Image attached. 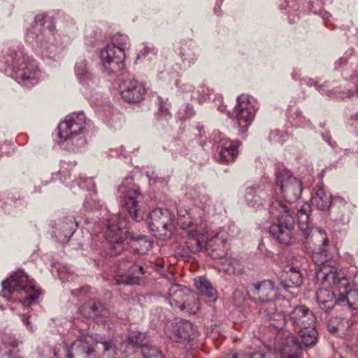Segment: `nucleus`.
Returning a JSON list of instances; mask_svg holds the SVG:
<instances>
[{
    "instance_id": "obj_61",
    "label": "nucleus",
    "mask_w": 358,
    "mask_h": 358,
    "mask_svg": "<svg viewBox=\"0 0 358 358\" xmlns=\"http://www.w3.org/2000/svg\"><path fill=\"white\" fill-rule=\"evenodd\" d=\"M16 358H19V357H16Z\"/></svg>"
},
{
    "instance_id": "obj_38",
    "label": "nucleus",
    "mask_w": 358,
    "mask_h": 358,
    "mask_svg": "<svg viewBox=\"0 0 358 358\" xmlns=\"http://www.w3.org/2000/svg\"><path fill=\"white\" fill-rule=\"evenodd\" d=\"M145 338V335L142 333L139 332H133L131 333L127 339V343L129 348L134 347H141L145 346L143 345V339Z\"/></svg>"
},
{
    "instance_id": "obj_11",
    "label": "nucleus",
    "mask_w": 358,
    "mask_h": 358,
    "mask_svg": "<svg viewBox=\"0 0 358 358\" xmlns=\"http://www.w3.org/2000/svg\"><path fill=\"white\" fill-rule=\"evenodd\" d=\"M173 217L170 211L166 208H155L149 214L148 226L152 231L157 232L163 238L171 236L174 225Z\"/></svg>"
},
{
    "instance_id": "obj_37",
    "label": "nucleus",
    "mask_w": 358,
    "mask_h": 358,
    "mask_svg": "<svg viewBox=\"0 0 358 358\" xmlns=\"http://www.w3.org/2000/svg\"><path fill=\"white\" fill-rule=\"evenodd\" d=\"M131 238L135 242L134 247L140 252H145L152 247V242L145 236H131Z\"/></svg>"
},
{
    "instance_id": "obj_58",
    "label": "nucleus",
    "mask_w": 358,
    "mask_h": 358,
    "mask_svg": "<svg viewBox=\"0 0 358 358\" xmlns=\"http://www.w3.org/2000/svg\"><path fill=\"white\" fill-rule=\"evenodd\" d=\"M85 221L86 224L88 225L90 224V222L88 221V220H85Z\"/></svg>"
},
{
    "instance_id": "obj_32",
    "label": "nucleus",
    "mask_w": 358,
    "mask_h": 358,
    "mask_svg": "<svg viewBox=\"0 0 358 358\" xmlns=\"http://www.w3.org/2000/svg\"><path fill=\"white\" fill-rule=\"evenodd\" d=\"M60 143L67 149L75 151L85 146L86 139L82 134H76L66 138H60Z\"/></svg>"
},
{
    "instance_id": "obj_60",
    "label": "nucleus",
    "mask_w": 358,
    "mask_h": 358,
    "mask_svg": "<svg viewBox=\"0 0 358 358\" xmlns=\"http://www.w3.org/2000/svg\"><path fill=\"white\" fill-rule=\"evenodd\" d=\"M98 230H99V229H98V228H95V229H94V231H97Z\"/></svg>"
},
{
    "instance_id": "obj_54",
    "label": "nucleus",
    "mask_w": 358,
    "mask_h": 358,
    "mask_svg": "<svg viewBox=\"0 0 358 358\" xmlns=\"http://www.w3.org/2000/svg\"><path fill=\"white\" fill-rule=\"evenodd\" d=\"M22 320L23 322L27 325V327L28 328V329L30 330L31 331H33L32 326L31 325V323L29 320V317H27L23 315Z\"/></svg>"
},
{
    "instance_id": "obj_28",
    "label": "nucleus",
    "mask_w": 358,
    "mask_h": 358,
    "mask_svg": "<svg viewBox=\"0 0 358 358\" xmlns=\"http://www.w3.org/2000/svg\"><path fill=\"white\" fill-rule=\"evenodd\" d=\"M310 212V206L308 203H304L301 208L298 210L296 214L299 227L306 238H307L311 232V229L308 226Z\"/></svg>"
},
{
    "instance_id": "obj_3",
    "label": "nucleus",
    "mask_w": 358,
    "mask_h": 358,
    "mask_svg": "<svg viewBox=\"0 0 358 358\" xmlns=\"http://www.w3.org/2000/svg\"><path fill=\"white\" fill-rule=\"evenodd\" d=\"M42 294L36 287L35 282L22 270L2 282L1 295L6 300H18L24 306L37 303V299Z\"/></svg>"
},
{
    "instance_id": "obj_42",
    "label": "nucleus",
    "mask_w": 358,
    "mask_h": 358,
    "mask_svg": "<svg viewBox=\"0 0 358 358\" xmlns=\"http://www.w3.org/2000/svg\"><path fill=\"white\" fill-rule=\"evenodd\" d=\"M103 351V356L107 358H114L115 355V349L113 343L110 341L101 342Z\"/></svg>"
},
{
    "instance_id": "obj_4",
    "label": "nucleus",
    "mask_w": 358,
    "mask_h": 358,
    "mask_svg": "<svg viewBox=\"0 0 358 358\" xmlns=\"http://www.w3.org/2000/svg\"><path fill=\"white\" fill-rule=\"evenodd\" d=\"M130 41L127 36L115 34L112 43L101 51V59L108 75L120 71L124 67L125 52L129 49Z\"/></svg>"
},
{
    "instance_id": "obj_29",
    "label": "nucleus",
    "mask_w": 358,
    "mask_h": 358,
    "mask_svg": "<svg viewBox=\"0 0 358 358\" xmlns=\"http://www.w3.org/2000/svg\"><path fill=\"white\" fill-rule=\"evenodd\" d=\"M281 358H301V350L298 342L289 338L280 350Z\"/></svg>"
},
{
    "instance_id": "obj_51",
    "label": "nucleus",
    "mask_w": 358,
    "mask_h": 358,
    "mask_svg": "<svg viewBox=\"0 0 358 358\" xmlns=\"http://www.w3.org/2000/svg\"><path fill=\"white\" fill-rule=\"evenodd\" d=\"M227 358H245L243 353L231 352H230Z\"/></svg>"
},
{
    "instance_id": "obj_43",
    "label": "nucleus",
    "mask_w": 358,
    "mask_h": 358,
    "mask_svg": "<svg viewBox=\"0 0 358 358\" xmlns=\"http://www.w3.org/2000/svg\"><path fill=\"white\" fill-rule=\"evenodd\" d=\"M84 208L87 210H93L99 207V202L93 198H87L83 203Z\"/></svg>"
},
{
    "instance_id": "obj_53",
    "label": "nucleus",
    "mask_w": 358,
    "mask_h": 358,
    "mask_svg": "<svg viewBox=\"0 0 358 358\" xmlns=\"http://www.w3.org/2000/svg\"><path fill=\"white\" fill-rule=\"evenodd\" d=\"M22 320L23 322L27 325V327L28 328V329L30 330L31 331H33L32 326L31 325V323L29 320V317H27L23 315Z\"/></svg>"
},
{
    "instance_id": "obj_8",
    "label": "nucleus",
    "mask_w": 358,
    "mask_h": 358,
    "mask_svg": "<svg viewBox=\"0 0 358 358\" xmlns=\"http://www.w3.org/2000/svg\"><path fill=\"white\" fill-rule=\"evenodd\" d=\"M128 221L119 215H110L106 220L104 236L113 248L111 254H119L123 250V242L128 238Z\"/></svg>"
},
{
    "instance_id": "obj_1",
    "label": "nucleus",
    "mask_w": 358,
    "mask_h": 358,
    "mask_svg": "<svg viewBox=\"0 0 358 358\" xmlns=\"http://www.w3.org/2000/svg\"><path fill=\"white\" fill-rule=\"evenodd\" d=\"M312 236L319 245V248L315 249L312 254V260L318 266L315 271L317 280L328 286H336L338 288L346 287L348 279L338 273L336 268L332 266L329 262L327 250L329 240L326 232L322 229H317Z\"/></svg>"
},
{
    "instance_id": "obj_9",
    "label": "nucleus",
    "mask_w": 358,
    "mask_h": 358,
    "mask_svg": "<svg viewBox=\"0 0 358 358\" xmlns=\"http://www.w3.org/2000/svg\"><path fill=\"white\" fill-rule=\"evenodd\" d=\"M276 184L280 186L281 193L285 200L291 203L296 202L302 193V182L297 178L292 176L287 169L279 170L276 173Z\"/></svg>"
},
{
    "instance_id": "obj_5",
    "label": "nucleus",
    "mask_w": 358,
    "mask_h": 358,
    "mask_svg": "<svg viewBox=\"0 0 358 358\" xmlns=\"http://www.w3.org/2000/svg\"><path fill=\"white\" fill-rule=\"evenodd\" d=\"M120 203L126 209L130 216L136 222L143 219V211L140 208V203L143 196L139 187L134 182V178L125 177L118 187Z\"/></svg>"
},
{
    "instance_id": "obj_27",
    "label": "nucleus",
    "mask_w": 358,
    "mask_h": 358,
    "mask_svg": "<svg viewBox=\"0 0 358 358\" xmlns=\"http://www.w3.org/2000/svg\"><path fill=\"white\" fill-rule=\"evenodd\" d=\"M83 311L87 317H105L108 315V311L103 303L96 301H89L85 303L83 307Z\"/></svg>"
},
{
    "instance_id": "obj_40",
    "label": "nucleus",
    "mask_w": 358,
    "mask_h": 358,
    "mask_svg": "<svg viewBox=\"0 0 358 358\" xmlns=\"http://www.w3.org/2000/svg\"><path fill=\"white\" fill-rule=\"evenodd\" d=\"M143 358H164L162 352L157 348L143 346L141 350Z\"/></svg>"
},
{
    "instance_id": "obj_39",
    "label": "nucleus",
    "mask_w": 358,
    "mask_h": 358,
    "mask_svg": "<svg viewBox=\"0 0 358 358\" xmlns=\"http://www.w3.org/2000/svg\"><path fill=\"white\" fill-rule=\"evenodd\" d=\"M63 222H66V225L62 226L64 236L68 237L71 236L74 233L78 222L73 217H65Z\"/></svg>"
},
{
    "instance_id": "obj_20",
    "label": "nucleus",
    "mask_w": 358,
    "mask_h": 358,
    "mask_svg": "<svg viewBox=\"0 0 358 358\" xmlns=\"http://www.w3.org/2000/svg\"><path fill=\"white\" fill-rule=\"evenodd\" d=\"M205 249L213 259H220L226 255V241L215 235L205 241Z\"/></svg>"
},
{
    "instance_id": "obj_22",
    "label": "nucleus",
    "mask_w": 358,
    "mask_h": 358,
    "mask_svg": "<svg viewBox=\"0 0 358 358\" xmlns=\"http://www.w3.org/2000/svg\"><path fill=\"white\" fill-rule=\"evenodd\" d=\"M311 203L320 210H328L332 203V197L322 186H317L313 189L311 196Z\"/></svg>"
},
{
    "instance_id": "obj_49",
    "label": "nucleus",
    "mask_w": 358,
    "mask_h": 358,
    "mask_svg": "<svg viewBox=\"0 0 358 358\" xmlns=\"http://www.w3.org/2000/svg\"><path fill=\"white\" fill-rule=\"evenodd\" d=\"M3 343L6 345L11 347L13 348H16L18 346V341L15 338H4Z\"/></svg>"
},
{
    "instance_id": "obj_35",
    "label": "nucleus",
    "mask_w": 358,
    "mask_h": 358,
    "mask_svg": "<svg viewBox=\"0 0 358 358\" xmlns=\"http://www.w3.org/2000/svg\"><path fill=\"white\" fill-rule=\"evenodd\" d=\"M260 314L267 320L275 319V317H280V315L276 313V305L273 301V299H270L268 301H264L259 303Z\"/></svg>"
},
{
    "instance_id": "obj_18",
    "label": "nucleus",
    "mask_w": 358,
    "mask_h": 358,
    "mask_svg": "<svg viewBox=\"0 0 358 358\" xmlns=\"http://www.w3.org/2000/svg\"><path fill=\"white\" fill-rule=\"evenodd\" d=\"M66 358H98L93 345L86 339H79L64 349Z\"/></svg>"
},
{
    "instance_id": "obj_21",
    "label": "nucleus",
    "mask_w": 358,
    "mask_h": 358,
    "mask_svg": "<svg viewBox=\"0 0 358 358\" xmlns=\"http://www.w3.org/2000/svg\"><path fill=\"white\" fill-rule=\"evenodd\" d=\"M144 272L143 266L132 264L129 266L125 273H122L116 276V283L117 285L136 284Z\"/></svg>"
},
{
    "instance_id": "obj_23",
    "label": "nucleus",
    "mask_w": 358,
    "mask_h": 358,
    "mask_svg": "<svg viewBox=\"0 0 358 358\" xmlns=\"http://www.w3.org/2000/svg\"><path fill=\"white\" fill-rule=\"evenodd\" d=\"M190 292L189 289L180 285H173L169 289V301L171 306L175 310H179L184 306L185 299Z\"/></svg>"
},
{
    "instance_id": "obj_45",
    "label": "nucleus",
    "mask_w": 358,
    "mask_h": 358,
    "mask_svg": "<svg viewBox=\"0 0 358 358\" xmlns=\"http://www.w3.org/2000/svg\"><path fill=\"white\" fill-rule=\"evenodd\" d=\"M157 99L159 102V113L162 115H169L166 103L164 101L160 96H158Z\"/></svg>"
},
{
    "instance_id": "obj_46",
    "label": "nucleus",
    "mask_w": 358,
    "mask_h": 358,
    "mask_svg": "<svg viewBox=\"0 0 358 358\" xmlns=\"http://www.w3.org/2000/svg\"><path fill=\"white\" fill-rule=\"evenodd\" d=\"M212 140L215 143H220L221 145L226 141H229L227 138H225L224 135L221 134L220 131H214L212 135Z\"/></svg>"
},
{
    "instance_id": "obj_10",
    "label": "nucleus",
    "mask_w": 358,
    "mask_h": 358,
    "mask_svg": "<svg viewBox=\"0 0 358 358\" xmlns=\"http://www.w3.org/2000/svg\"><path fill=\"white\" fill-rule=\"evenodd\" d=\"M46 16L39 14L35 17L34 25L27 34V41L34 42L43 51L48 52L53 47V34L50 29L43 27Z\"/></svg>"
},
{
    "instance_id": "obj_33",
    "label": "nucleus",
    "mask_w": 358,
    "mask_h": 358,
    "mask_svg": "<svg viewBox=\"0 0 358 358\" xmlns=\"http://www.w3.org/2000/svg\"><path fill=\"white\" fill-rule=\"evenodd\" d=\"M353 322L348 318L338 317L331 320L329 324V329L332 333L341 332L344 334L349 329Z\"/></svg>"
},
{
    "instance_id": "obj_16",
    "label": "nucleus",
    "mask_w": 358,
    "mask_h": 358,
    "mask_svg": "<svg viewBox=\"0 0 358 358\" xmlns=\"http://www.w3.org/2000/svg\"><path fill=\"white\" fill-rule=\"evenodd\" d=\"M249 298L257 303L268 301L275 296L274 283L271 280H263L250 284L246 287Z\"/></svg>"
},
{
    "instance_id": "obj_19",
    "label": "nucleus",
    "mask_w": 358,
    "mask_h": 358,
    "mask_svg": "<svg viewBox=\"0 0 358 358\" xmlns=\"http://www.w3.org/2000/svg\"><path fill=\"white\" fill-rule=\"evenodd\" d=\"M303 275L299 267L288 266L280 275V283L285 290L301 285Z\"/></svg>"
},
{
    "instance_id": "obj_47",
    "label": "nucleus",
    "mask_w": 358,
    "mask_h": 358,
    "mask_svg": "<svg viewBox=\"0 0 358 358\" xmlns=\"http://www.w3.org/2000/svg\"><path fill=\"white\" fill-rule=\"evenodd\" d=\"M233 299L236 305H240L244 300L243 293L239 289H235L233 292Z\"/></svg>"
},
{
    "instance_id": "obj_14",
    "label": "nucleus",
    "mask_w": 358,
    "mask_h": 358,
    "mask_svg": "<svg viewBox=\"0 0 358 358\" xmlns=\"http://www.w3.org/2000/svg\"><path fill=\"white\" fill-rule=\"evenodd\" d=\"M236 120L240 131L244 133L254 120L255 109L248 96L241 95L237 98Z\"/></svg>"
},
{
    "instance_id": "obj_25",
    "label": "nucleus",
    "mask_w": 358,
    "mask_h": 358,
    "mask_svg": "<svg viewBox=\"0 0 358 358\" xmlns=\"http://www.w3.org/2000/svg\"><path fill=\"white\" fill-rule=\"evenodd\" d=\"M240 143L238 141H226L220 145V160L222 163L234 162L238 155Z\"/></svg>"
},
{
    "instance_id": "obj_50",
    "label": "nucleus",
    "mask_w": 358,
    "mask_h": 358,
    "mask_svg": "<svg viewBox=\"0 0 358 358\" xmlns=\"http://www.w3.org/2000/svg\"><path fill=\"white\" fill-rule=\"evenodd\" d=\"M177 213L179 217H185L186 215H187L189 214V212H188L187 209H186L185 208L179 206L177 208Z\"/></svg>"
},
{
    "instance_id": "obj_36",
    "label": "nucleus",
    "mask_w": 358,
    "mask_h": 358,
    "mask_svg": "<svg viewBox=\"0 0 358 358\" xmlns=\"http://www.w3.org/2000/svg\"><path fill=\"white\" fill-rule=\"evenodd\" d=\"M258 190L254 187H249L246 189L245 201L251 207L259 206L262 205V199Z\"/></svg>"
},
{
    "instance_id": "obj_34",
    "label": "nucleus",
    "mask_w": 358,
    "mask_h": 358,
    "mask_svg": "<svg viewBox=\"0 0 358 358\" xmlns=\"http://www.w3.org/2000/svg\"><path fill=\"white\" fill-rule=\"evenodd\" d=\"M199 310V303L196 296L192 292L185 299L184 306H182L179 310L186 313L188 315H194Z\"/></svg>"
},
{
    "instance_id": "obj_13",
    "label": "nucleus",
    "mask_w": 358,
    "mask_h": 358,
    "mask_svg": "<svg viewBox=\"0 0 358 358\" xmlns=\"http://www.w3.org/2000/svg\"><path fill=\"white\" fill-rule=\"evenodd\" d=\"M85 127V116L83 112L72 113L57 127L59 138H66L76 134H82Z\"/></svg>"
},
{
    "instance_id": "obj_12",
    "label": "nucleus",
    "mask_w": 358,
    "mask_h": 358,
    "mask_svg": "<svg viewBox=\"0 0 358 358\" xmlns=\"http://www.w3.org/2000/svg\"><path fill=\"white\" fill-rule=\"evenodd\" d=\"M166 333L170 339L175 342L194 340L199 334L196 327L189 321L182 320L171 323Z\"/></svg>"
},
{
    "instance_id": "obj_55",
    "label": "nucleus",
    "mask_w": 358,
    "mask_h": 358,
    "mask_svg": "<svg viewBox=\"0 0 358 358\" xmlns=\"http://www.w3.org/2000/svg\"><path fill=\"white\" fill-rule=\"evenodd\" d=\"M352 282L356 287H358V273L354 275Z\"/></svg>"
},
{
    "instance_id": "obj_59",
    "label": "nucleus",
    "mask_w": 358,
    "mask_h": 358,
    "mask_svg": "<svg viewBox=\"0 0 358 358\" xmlns=\"http://www.w3.org/2000/svg\"><path fill=\"white\" fill-rule=\"evenodd\" d=\"M64 219L62 220H61V222H60V224H62V223L65 224H66V222H63Z\"/></svg>"
},
{
    "instance_id": "obj_48",
    "label": "nucleus",
    "mask_w": 358,
    "mask_h": 358,
    "mask_svg": "<svg viewBox=\"0 0 358 358\" xmlns=\"http://www.w3.org/2000/svg\"><path fill=\"white\" fill-rule=\"evenodd\" d=\"M199 201L202 203L203 207L205 208L206 206L210 205L211 199L209 195L203 194L199 196Z\"/></svg>"
},
{
    "instance_id": "obj_6",
    "label": "nucleus",
    "mask_w": 358,
    "mask_h": 358,
    "mask_svg": "<svg viewBox=\"0 0 358 358\" xmlns=\"http://www.w3.org/2000/svg\"><path fill=\"white\" fill-rule=\"evenodd\" d=\"M12 66L13 76L21 85L30 87L38 82L41 73L38 64L22 51L15 54Z\"/></svg>"
},
{
    "instance_id": "obj_56",
    "label": "nucleus",
    "mask_w": 358,
    "mask_h": 358,
    "mask_svg": "<svg viewBox=\"0 0 358 358\" xmlns=\"http://www.w3.org/2000/svg\"><path fill=\"white\" fill-rule=\"evenodd\" d=\"M120 271H125L126 269L123 268V266L122 264L120 265Z\"/></svg>"
},
{
    "instance_id": "obj_24",
    "label": "nucleus",
    "mask_w": 358,
    "mask_h": 358,
    "mask_svg": "<svg viewBox=\"0 0 358 358\" xmlns=\"http://www.w3.org/2000/svg\"><path fill=\"white\" fill-rule=\"evenodd\" d=\"M75 73L80 83L87 87H91L96 83V78L92 74L87 61L85 59H79L75 65Z\"/></svg>"
},
{
    "instance_id": "obj_52",
    "label": "nucleus",
    "mask_w": 358,
    "mask_h": 358,
    "mask_svg": "<svg viewBox=\"0 0 358 358\" xmlns=\"http://www.w3.org/2000/svg\"><path fill=\"white\" fill-rule=\"evenodd\" d=\"M249 358H269L265 353L257 352L252 354Z\"/></svg>"
},
{
    "instance_id": "obj_17",
    "label": "nucleus",
    "mask_w": 358,
    "mask_h": 358,
    "mask_svg": "<svg viewBox=\"0 0 358 358\" xmlns=\"http://www.w3.org/2000/svg\"><path fill=\"white\" fill-rule=\"evenodd\" d=\"M316 318L313 313L305 306H297L289 313L287 322L296 331L307 325H315Z\"/></svg>"
},
{
    "instance_id": "obj_7",
    "label": "nucleus",
    "mask_w": 358,
    "mask_h": 358,
    "mask_svg": "<svg viewBox=\"0 0 358 358\" xmlns=\"http://www.w3.org/2000/svg\"><path fill=\"white\" fill-rule=\"evenodd\" d=\"M348 286V283L345 287L331 286L338 291L337 294L331 293L327 289H320L317 293V301L320 308L329 312L336 304L346 303L352 309H358V289L347 290Z\"/></svg>"
},
{
    "instance_id": "obj_26",
    "label": "nucleus",
    "mask_w": 358,
    "mask_h": 358,
    "mask_svg": "<svg viewBox=\"0 0 358 358\" xmlns=\"http://www.w3.org/2000/svg\"><path fill=\"white\" fill-rule=\"evenodd\" d=\"M187 236V246L192 252H197L202 248H205L204 236L196 230L192 229L184 231Z\"/></svg>"
},
{
    "instance_id": "obj_31",
    "label": "nucleus",
    "mask_w": 358,
    "mask_h": 358,
    "mask_svg": "<svg viewBox=\"0 0 358 358\" xmlns=\"http://www.w3.org/2000/svg\"><path fill=\"white\" fill-rule=\"evenodd\" d=\"M194 282L196 287L203 295L208 298H215L216 291L206 277L201 276L195 278Z\"/></svg>"
},
{
    "instance_id": "obj_41",
    "label": "nucleus",
    "mask_w": 358,
    "mask_h": 358,
    "mask_svg": "<svg viewBox=\"0 0 358 358\" xmlns=\"http://www.w3.org/2000/svg\"><path fill=\"white\" fill-rule=\"evenodd\" d=\"M180 54L184 63H187L190 66L195 62L196 55L192 49L189 48H184L182 49Z\"/></svg>"
},
{
    "instance_id": "obj_30",
    "label": "nucleus",
    "mask_w": 358,
    "mask_h": 358,
    "mask_svg": "<svg viewBox=\"0 0 358 358\" xmlns=\"http://www.w3.org/2000/svg\"><path fill=\"white\" fill-rule=\"evenodd\" d=\"M299 336L301 342L306 346H310L317 341V331L314 325H307L296 331Z\"/></svg>"
},
{
    "instance_id": "obj_57",
    "label": "nucleus",
    "mask_w": 358,
    "mask_h": 358,
    "mask_svg": "<svg viewBox=\"0 0 358 358\" xmlns=\"http://www.w3.org/2000/svg\"><path fill=\"white\" fill-rule=\"evenodd\" d=\"M8 357L10 358H15L11 356V352H9L8 355Z\"/></svg>"
},
{
    "instance_id": "obj_2",
    "label": "nucleus",
    "mask_w": 358,
    "mask_h": 358,
    "mask_svg": "<svg viewBox=\"0 0 358 358\" xmlns=\"http://www.w3.org/2000/svg\"><path fill=\"white\" fill-rule=\"evenodd\" d=\"M269 214L273 224L269 227L271 237L278 243L290 245L296 242L294 234V210L279 200L272 201Z\"/></svg>"
},
{
    "instance_id": "obj_15",
    "label": "nucleus",
    "mask_w": 358,
    "mask_h": 358,
    "mask_svg": "<svg viewBox=\"0 0 358 358\" xmlns=\"http://www.w3.org/2000/svg\"><path fill=\"white\" fill-rule=\"evenodd\" d=\"M119 87L122 99L129 103L142 101L145 93L144 85L132 77L122 79Z\"/></svg>"
},
{
    "instance_id": "obj_44",
    "label": "nucleus",
    "mask_w": 358,
    "mask_h": 358,
    "mask_svg": "<svg viewBox=\"0 0 358 358\" xmlns=\"http://www.w3.org/2000/svg\"><path fill=\"white\" fill-rule=\"evenodd\" d=\"M78 185L83 189L87 188L95 192V185L92 178L81 179Z\"/></svg>"
}]
</instances>
